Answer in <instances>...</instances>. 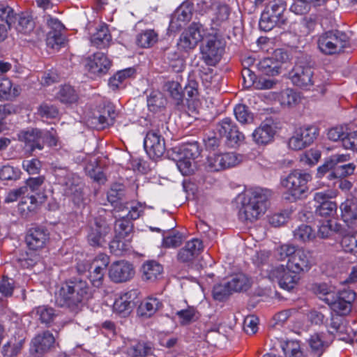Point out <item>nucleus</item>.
I'll use <instances>...</instances> for the list:
<instances>
[{
  "instance_id": "nucleus-6",
  "label": "nucleus",
  "mask_w": 357,
  "mask_h": 357,
  "mask_svg": "<svg viewBox=\"0 0 357 357\" xmlns=\"http://www.w3.org/2000/svg\"><path fill=\"white\" fill-rule=\"evenodd\" d=\"M287 4L284 0H272L266 6L261 15L259 22V29L264 31H269L275 26L284 24L286 19L284 12Z\"/></svg>"
},
{
  "instance_id": "nucleus-10",
  "label": "nucleus",
  "mask_w": 357,
  "mask_h": 357,
  "mask_svg": "<svg viewBox=\"0 0 357 357\" xmlns=\"http://www.w3.org/2000/svg\"><path fill=\"white\" fill-rule=\"evenodd\" d=\"M167 127L162 123L160 128L153 129L149 131L144 140V146L149 156L156 160L163 155L165 152L166 146L162 132Z\"/></svg>"
},
{
  "instance_id": "nucleus-42",
  "label": "nucleus",
  "mask_w": 357,
  "mask_h": 357,
  "mask_svg": "<svg viewBox=\"0 0 357 357\" xmlns=\"http://www.w3.org/2000/svg\"><path fill=\"white\" fill-rule=\"evenodd\" d=\"M308 344L311 349V354L314 356H320L328 347V343L323 341L319 334L312 335L308 340Z\"/></svg>"
},
{
  "instance_id": "nucleus-30",
  "label": "nucleus",
  "mask_w": 357,
  "mask_h": 357,
  "mask_svg": "<svg viewBox=\"0 0 357 357\" xmlns=\"http://www.w3.org/2000/svg\"><path fill=\"white\" fill-rule=\"evenodd\" d=\"M191 9L186 6H181L172 15L169 28L172 31L179 30L191 20Z\"/></svg>"
},
{
  "instance_id": "nucleus-24",
  "label": "nucleus",
  "mask_w": 357,
  "mask_h": 357,
  "mask_svg": "<svg viewBox=\"0 0 357 357\" xmlns=\"http://www.w3.org/2000/svg\"><path fill=\"white\" fill-rule=\"evenodd\" d=\"M55 338L50 331H45L34 337L30 346V351L32 354L43 355L49 351L53 346Z\"/></svg>"
},
{
  "instance_id": "nucleus-61",
  "label": "nucleus",
  "mask_w": 357,
  "mask_h": 357,
  "mask_svg": "<svg viewBox=\"0 0 357 357\" xmlns=\"http://www.w3.org/2000/svg\"><path fill=\"white\" fill-rule=\"evenodd\" d=\"M44 199L45 197L40 194H37V197L34 195H29L28 194L26 197H22L20 204L22 206L27 205L26 209L31 211L36 208L38 204L43 202Z\"/></svg>"
},
{
  "instance_id": "nucleus-7",
  "label": "nucleus",
  "mask_w": 357,
  "mask_h": 357,
  "mask_svg": "<svg viewBox=\"0 0 357 357\" xmlns=\"http://www.w3.org/2000/svg\"><path fill=\"white\" fill-rule=\"evenodd\" d=\"M349 43V37L339 30L328 31L321 34L317 40L319 50L326 55L340 53Z\"/></svg>"
},
{
  "instance_id": "nucleus-51",
  "label": "nucleus",
  "mask_w": 357,
  "mask_h": 357,
  "mask_svg": "<svg viewBox=\"0 0 357 357\" xmlns=\"http://www.w3.org/2000/svg\"><path fill=\"white\" fill-rule=\"evenodd\" d=\"M212 293L213 298L218 301H226L232 294L227 282L215 284Z\"/></svg>"
},
{
  "instance_id": "nucleus-5",
  "label": "nucleus",
  "mask_w": 357,
  "mask_h": 357,
  "mask_svg": "<svg viewBox=\"0 0 357 357\" xmlns=\"http://www.w3.org/2000/svg\"><path fill=\"white\" fill-rule=\"evenodd\" d=\"M54 172L59 183L63 186L64 194L70 197L75 204H82L84 201V193L82 179L66 168L56 167Z\"/></svg>"
},
{
  "instance_id": "nucleus-13",
  "label": "nucleus",
  "mask_w": 357,
  "mask_h": 357,
  "mask_svg": "<svg viewBox=\"0 0 357 357\" xmlns=\"http://www.w3.org/2000/svg\"><path fill=\"white\" fill-rule=\"evenodd\" d=\"M199 155V148L196 144L185 146L178 149L177 157L173 158L177 161L176 165L183 175H189L193 172L192 161Z\"/></svg>"
},
{
  "instance_id": "nucleus-19",
  "label": "nucleus",
  "mask_w": 357,
  "mask_h": 357,
  "mask_svg": "<svg viewBox=\"0 0 357 357\" xmlns=\"http://www.w3.org/2000/svg\"><path fill=\"white\" fill-rule=\"evenodd\" d=\"M50 239L48 230L43 227L30 228L26 234L25 242L29 250L37 251L44 248Z\"/></svg>"
},
{
  "instance_id": "nucleus-54",
  "label": "nucleus",
  "mask_w": 357,
  "mask_h": 357,
  "mask_svg": "<svg viewBox=\"0 0 357 357\" xmlns=\"http://www.w3.org/2000/svg\"><path fill=\"white\" fill-rule=\"evenodd\" d=\"M340 245L345 252H357V232L344 236L341 239Z\"/></svg>"
},
{
  "instance_id": "nucleus-34",
  "label": "nucleus",
  "mask_w": 357,
  "mask_h": 357,
  "mask_svg": "<svg viewBox=\"0 0 357 357\" xmlns=\"http://www.w3.org/2000/svg\"><path fill=\"white\" fill-rule=\"evenodd\" d=\"M342 218L349 227H352L357 221V205L350 200L342 203L340 206Z\"/></svg>"
},
{
  "instance_id": "nucleus-43",
  "label": "nucleus",
  "mask_w": 357,
  "mask_h": 357,
  "mask_svg": "<svg viewBox=\"0 0 357 357\" xmlns=\"http://www.w3.org/2000/svg\"><path fill=\"white\" fill-rule=\"evenodd\" d=\"M227 284L232 294L246 291L250 287L248 278L243 274L234 275Z\"/></svg>"
},
{
  "instance_id": "nucleus-32",
  "label": "nucleus",
  "mask_w": 357,
  "mask_h": 357,
  "mask_svg": "<svg viewBox=\"0 0 357 357\" xmlns=\"http://www.w3.org/2000/svg\"><path fill=\"white\" fill-rule=\"evenodd\" d=\"M32 313L35 315L37 320L47 327L50 326L58 316L55 309L46 305L35 307L32 310Z\"/></svg>"
},
{
  "instance_id": "nucleus-31",
  "label": "nucleus",
  "mask_w": 357,
  "mask_h": 357,
  "mask_svg": "<svg viewBox=\"0 0 357 357\" xmlns=\"http://www.w3.org/2000/svg\"><path fill=\"white\" fill-rule=\"evenodd\" d=\"M116 116V114L114 107L107 105L104 107L98 116L92 119L91 123L94 124V126L98 130L104 129L105 127L113 124Z\"/></svg>"
},
{
  "instance_id": "nucleus-56",
  "label": "nucleus",
  "mask_w": 357,
  "mask_h": 357,
  "mask_svg": "<svg viewBox=\"0 0 357 357\" xmlns=\"http://www.w3.org/2000/svg\"><path fill=\"white\" fill-rule=\"evenodd\" d=\"M91 268L93 271L90 272L89 280L93 287L99 288L103 283L105 270L103 267L95 266V264H93Z\"/></svg>"
},
{
  "instance_id": "nucleus-41",
  "label": "nucleus",
  "mask_w": 357,
  "mask_h": 357,
  "mask_svg": "<svg viewBox=\"0 0 357 357\" xmlns=\"http://www.w3.org/2000/svg\"><path fill=\"white\" fill-rule=\"evenodd\" d=\"M158 40V34L153 30H146L139 33L136 38L138 46L148 48L153 45Z\"/></svg>"
},
{
  "instance_id": "nucleus-9",
  "label": "nucleus",
  "mask_w": 357,
  "mask_h": 357,
  "mask_svg": "<svg viewBox=\"0 0 357 357\" xmlns=\"http://www.w3.org/2000/svg\"><path fill=\"white\" fill-rule=\"evenodd\" d=\"M224 41L216 36H211L200 46L201 59L206 66H215L225 51Z\"/></svg>"
},
{
  "instance_id": "nucleus-12",
  "label": "nucleus",
  "mask_w": 357,
  "mask_h": 357,
  "mask_svg": "<svg viewBox=\"0 0 357 357\" xmlns=\"http://www.w3.org/2000/svg\"><path fill=\"white\" fill-rule=\"evenodd\" d=\"M355 298L356 293L353 290L344 289L337 293L334 292L333 296H329L326 300L333 311L338 315L343 316L350 312Z\"/></svg>"
},
{
  "instance_id": "nucleus-53",
  "label": "nucleus",
  "mask_w": 357,
  "mask_h": 357,
  "mask_svg": "<svg viewBox=\"0 0 357 357\" xmlns=\"http://www.w3.org/2000/svg\"><path fill=\"white\" fill-rule=\"evenodd\" d=\"M123 237H118L115 235L114 239L109 243V250L112 253L116 256L121 255L128 250V240Z\"/></svg>"
},
{
  "instance_id": "nucleus-48",
  "label": "nucleus",
  "mask_w": 357,
  "mask_h": 357,
  "mask_svg": "<svg viewBox=\"0 0 357 357\" xmlns=\"http://www.w3.org/2000/svg\"><path fill=\"white\" fill-rule=\"evenodd\" d=\"M124 209L128 211L126 215H124L128 220H136L139 218L144 210V206L139 202H132L130 206H126L121 203L119 204L118 211H123Z\"/></svg>"
},
{
  "instance_id": "nucleus-2",
  "label": "nucleus",
  "mask_w": 357,
  "mask_h": 357,
  "mask_svg": "<svg viewBox=\"0 0 357 357\" xmlns=\"http://www.w3.org/2000/svg\"><path fill=\"white\" fill-rule=\"evenodd\" d=\"M271 191L261 188L248 190L243 198L239 210L241 219L253 222L263 215L268 207Z\"/></svg>"
},
{
  "instance_id": "nucleus-22",
  "label": "nucleus",
  "mask_w": 357,
  "mask_h": 357,
  "mask_svg": "<svg viewBox=\"0 0 357 357\" xmlns=\"http://www.w3.org/2000/svg\"><path fill=\"white\" fill-rule=\"evenodd\" d=\"M47 26L51 29L47 36V44L52 48H58L64 42L61 31L64 29L63 24L56 18L50 15L45 17Z\"/></svg>"
},
{
  "instance_id": "nucleus-35",
  "label": "nucleus",
  "mask_w": 357,
  "mask_h": 357,
  "mask_svg": "<svg viewBox=\"0 0 357 357\" xmlns=\"http://www.w3.org/2000/svg\"><path fill=\"white\" fill-rule=\"evenodd\" d=\"M112 36L105 26H102L91 37V43L97 48H105L109 46Z\"/></svg>"
},
{
  "instance_id": "nucleus-14",
  "label": "nucleus",
  "mask_w": 357,
  "mask_h": 357,
  "mask_svg": "<svg viewBox=\"0 0 357 357\" xmlns=\"http://www.w3.org/2000/svg\"><path fill=\"white\" fill-rule=\"evenodd\" d=\"M111 228L103 219L96 218L88 228L86 239L88 243L94 248L103 246L106 243V236L110 233Z\"/></svg>"
},
{
  "instance_id": "nucleus-25",
  "label": "nucleus",
  "mask_w": 357,
  "mask_h": 357,
  "mask_svg": "<svg viewBox=\"0 0 357 357\" xmlns=\"http://www.w3.org/2000/svg\"><path fill=\"white\" fill-rule=\"evenodd\" d=\"M203 250L202 241L198 238H193L186 243L177 255L178 260L181 262H189L194 260Z\"/></svg>"
},
{
  "instance_id": "nucleus-36",
  "label": "nucleus",
  "mask_w": 357,
  "mask_h": 357,
  "mask_svg": "<svg viewBox=\"0 0 357 357\" xmlns=\"http://www.w3.org/2000/svg\"><path fill=\"white\" fill-rule=\"evenodd\" d=\"M280 346L286 357H301L303 354L300 342L298 340L282 341L280 342Z\"/></svg>"
},
{
  "instance_id": "nucleus-16",
  "label": "nucleus",
  "mask_w": 357,
  "mask_h": 357,
  "mask_svg": "<svg viewBox=\"0 0 357 357\" xmlns=\"http://www.w3.org/2000/svg\"><path fill=\"white\" fill-rule=\"evenodd\" d=\"M241 160L235 153H225L209 155L206 162V169L209 172H218L234 167Z\"/></svg>"
},
{
  "instance_id": "nucleus-33",
  "label": "nucleus",
  "mask_w": 357,
  "mask_h": 357,
  "mask_svg": "<svg viewBox=\"0 0 357 357\" xmlns=\"http://www.w3.org/2000/svg\"><path fill=\"white\" fill-rule=\"evenodd\" d=\"M162 272V266L153 260L146 261L142 266V279L145 281H155L161 277Z\"/></svg>"
},
{
  "instance_id": "nucleus-17",
  "label": "nucleus",
  "mask_w": 357,
  "mask_h": 357,
  "mask_svg": "<svg viewBox=\"0 0 357 357\" xmlns=\"http://www.w3.org/2000/svg\"><path fill=\"white\" fill-rule=\"evenodd\" d=\"M202 25L199 22H192L190 26L184 31L177 43L178 47L185 52H188L196 47L203 36L201 32Z\"/></svg>"
},
{
  "instance_id": "nucleus-45",
  "label": "nucleus",
  "mask_w": 357,
  "mask_h": 357,
  "mask_svg": "<svg viewBox=\"0 0 357 357\" xmlns=\"http://www.w3.org/2000/svg\"><path fill=\"white\" fill-rule=\"evenodd\" d=\"M258 70L263 74L274 76L279 73L278 63L270 58L261 60L257 65Z\"/></svg>"
},
{
  "instance_id": "nucleus-37",
  "label": "nucleus",
  "mask_w": 357,
  "mask_h": 357,
  "mask_svg": "<svg viewBox=\"0 0 357 357\" xmlns=\"http://www.w3.org/2000/svg\"><path fill=\"white\" fill-rule=\"evenodd\" d=\"M127 354L131 357L155 356L153 348L145 342H135L128 349Z\"/></svg>"
},
{
  "instance_id": "nucleus-40",
  "label": "nucleus",
  "mask_w": 357,
  "mask_h": 357,
  "mask_svg": "<svg viewBox=\"0 0 357 357\" xmlns=\"http://www.w3.org/2000/svg\"><path fill=\"white\" fill-rule=\"evenodd\" d=\"M132 229V224L130 220L124 215H119L115 222V235L118 236V237L127 238L129 236Z\"/></svg>"
},
{
  "instance_id": "nucleus-64",
  "label": "nucleus",
  "mask_w": 357,
  "mask_h": 357,
  "mask_svg": "<svg viewBox=\"0 0 357 357\" xmlns=\"http://www.w3.org/2000/svg\"><path fill=\"white\" fill-rule=\"evenodd\" d=\"M20 171L10 165H5L0 169V179L4 181L16 180L20 177Z\"/></svg>"
},
{
  "instance_id": "nucleus-57",
  "label": "nucleus",
  "mask_w": 357,
  "mask_h": 357,
  "mask_svg": "<svg viewBox=\"0 0 357 357\" xmlns=\"http://www.w3.org/2000/svg\"><path fill=\"white\" fill-rule=\"evenodd\" d=\"M183 241V236L178 231H173L163 237L162 246L166 248H175L180 246Z\"/></svg>"
},
{
  "instance_id": "nucleus-15",
  "label": "nucleus",
  "mask_w": 357,
  "mask_h": 357,
  "mask_svg": "<svg viewBox=\"0 0 357 357\" xmlns=\"http://www.w3.org/2000/svg\"><path fill=\"white\" fill-rule=\"evenodd\" d=\"M319 135L315 126L300 128L289 140V146L293 150H301L313 143Z\"/></svg>"
},
{
  "instance_id": "nucleus-18",
  "label": "nucleus",
  "mask_w": 357,
  "mask_h": 357,
  "mask_svg": "<svg viewBox=\"0 0 357 357\" xmlns=\"http://www.w3.org/2000/svg\"><path fill=\"white\" fill-rule=\"evenodd\" d=\"M109 277L115 283H122L130 280L135 274L133 265L125 260L113 262L109 268Z\"/></svg>"
},
{
  "instance_id": "nucleus-59",
  "label": "nucleus",
  "mask_w": 357,
  "mask_h": 357,
  "mask_svg": "<svg viewBox=\"0 0 357 357\" xmlns=\"http://www.w3.org/2000/svg\"><path fill=\"white\" fill-rule=\"evenodd\" d=\"M299 94L292 89H287L282 93L281 103L287 106L297 105L300 101Z\"/></svg>"
},
{
  "instance_id": "nucleus-23",
  "label": "nucleus",
  "mask_w": 357,
  "mask_h": 357,
  "mask_svg": "<svg viewBox=\"0 0 357 357\" xmlns=\"http://www.w3.org/2000/svg\"><path fill=\"white\" fill-rule=\"evenodd\" d=\"M275 128L273 121L271 119H266L253 132V140L259 145L268 144L274 137Z\"/></svg>"
},
{
  "instance_id": "nucleus-21",
  "label": "nucleus",
  "mask_w": 357,
  "mask_h": 357,
  "mask_svg": "<svg viewBox=\"0 0 357 357\" xmlns=\"http://www.w3.org/2000/svg\"><path fill=\"white\" fill-rule=\"evenodd\" d=\"M331 196L326 192H318L314 195V200L318 204L315 213L321 217H333L337 212V206L330 200Z\"/></svg>"
},
{
  "instance_id": "nucleus-26",
  "label": "nucleus",
  "mask_w": 357,
  "mask_h": 357,
  "mask_svg": "<svg viewBox=\"0 0 357 357\" xmlns=\"http://www.w3.org/2000/svg\"><path fill=\"white\" fill-rule=\"evenodd\" d=\"M110 66V60L102 52L94 53L86 64L89 71L93 74L105 73Z\"/></svg>"
},
{
  "instance_id": "nucleus-50",
  "label": "nucleus",
  "mask_w": 357,
  "mask_h": 357,
  "mask_svg": "<svg viewBox=\"0 0 357 357\" xmlns=\"http://www.w3.org/2000/svg\"><path fill=\"white\" fill-rule=\"evenodd\" d=\"M57 98L63 103H72L77 100V95L71 86L63 85L61 86Z\"/></svg>"
},
{
  "instance_id": "nucleus-62",
  "label": "nucleus",
  "mask_w": 357,
  "mask_h": 357,
  "mask_svg": "<svg viewBox=\"0 0 357 357\" xmlns=\"http://www.w3.org/2000/svg\"><path fill=\"white\" fill-rule=\"evenodd\" d=\"M176 314L181 320L182 324H186L197 319V310L193 307L177 311Z\"/></svg>"
},
{
  "instance_id": "nucleus-47",
  "label": "nucleus",
  "mask_w": 357,
  "mask_h": 357,
  "mask_svg": "<svg viewBox=\"0 0 357 357\" xmlns=\"http://www.w3.org/2000/svg\"><path fill=\"white\" fill-rule=\"evenodd\" d=\"M165 104V98L158 91H153L147 97V105L151 112H156L159 109L164 107Z\"/></svg>"
},
{
  "instance_id": "nucleus-46",
  "label": "nucleus",
  "mask_w": 357,
  "mask_h": 357,
  "mask_svg": "<svg viewBox=\"0 0 357 357\" xmlns=\"http://www.w3.org/2000/svg\"><path fill=\"white\" fill-rule=\"evenodd\" d=\"M164 89L176 101V105H179L181 102H182L183 99V94L182 91V87L178 82L168 81L165 84Z\"/></svg>"
},
{
  "instance_id": "nucleus-49",
  "label": "nucleus",
  "mask_w": 357,
  "mask_h": 357,
  "mask_svg": "<svg viewBox=\"0 0 357 357\" xmlns=\"http://www.w3.org/2000/svg\"><path fill=\"white\" fill-rule=\"evenodd\" d=\"M135 73V69L132 68H126L118 71L112 78L109 80V85L112 89L119 88L126 79L130 77Z\"/></svg>"
},
{
  "instance_id": "nucleus-52",
  "label": "nucleus",
  "mask_w": 357,
  "mask_h": 357,
  "mask_svg": "<svg viewBox=\"0 0 357 357\" xmlns=\"http://www.w3.org/2000/svg\"><path fill=\"white\" fill-rule=\"evenodd\" d=\"M234 112L237 121L243 124L250 123L253 120L252 114L245 105H237L234 109Z\"/></svg>"
},
{
  "instance_id": "nucleus-28",
  "label": "nucleus",
  "mask_w": 357,
  "mask_h": 357,
  "mask_svg": "<svg viewBox=\"0 0 357 357\" xmlns=\"http://www.w3.org/2000/svg\"><path fill=\"white\" fill-rule=\"evenodd\" d=\"M162 307V303L155 296L146 298L137 308V314L142 318H149Z\"/></svg>"
},
{
  "instance_id": "nucleus-39",
  "label": "nucleus",
  "mask_w": 357,
  "mask_h": 357,
  "mask_svg": "<svg viewBox=\"0 0 357 357\" xmlns=\"http://www.w3.org/2000/svg\"><path fill=\"white\" fill-rule=\"evenodd\" d=\"M230 13L229 7L225 4H218L211 19L212 29H217L222 23L226 22Z\"/></svg>"
},
{
  "instance_id": "nucleus-38",
  "label": "nucleus",
  "mask_w": 357,
  "mask_h": 357,
  "mask_svg": "<svg viewBox=\"0 0 357 357\" xmlns=\"http://www.w3.org/2000/svg\"><path fill=\"white\" fill-rule=\"evenodd\" d=\"M125 196V187L121 183L113 184L107 192V200L114 205L115 209L119 208V201L122 200Z\"/></svg>"
},
{
  "instance_id": "nucleus-55",
  "label": "nucleus",
  "mask_w": 357,
  "mask_h": 357,
  "mask_svg": "<svg viewBox=\"0 0 357 357\" xmlns=\"http://www.w3.org/2000/svg\"><path fill=\"white\" fill-rule=\"evenodd\" d=\"M18 22L17 29L19 31L25 34L30 33L34 28V22L32 17L25 13H22L18 16Z\"/></svg>"
},
{
  "instance_id": "nucleus-3",
  "label": "nucleus",
  "mask_w": 357,
  "mask_h": 357,
  "mask_svg": "<svg viewBox=\"0 0 357 357\" xmlns=\"http://www.w3.org/2000/svg\"><path fill=\"white\" fill-rule=\"evenodd\" d=\"M276 253L278 259H287V268L294 273L308 271L314 262L310 251L290 244L280 245Z\"/></svg>"
},
{
  "instance_id": "nucleus-27",
  "label": "nucleus",
  "mask_w": 357,
  "mask_h": 357,
  "mask_svg": "<svg viewBox=\"0 0 357 357\" xmlns=\"http://www.w3.org/2000/svg\"><path fill=\"white\" fill-rule=\"evenodd\" d=\"M137 293L135 291H130L121 295L116 298L113 307L114 310L123 317L128 315L135 306V298Z\"/></svg>"
},
{
  "instance_id": "nucleus-60",
  "label": "nucleus",
  "mask_w": 357,
  "mask_h": 357,
  "mask_svg": "<svg viewBox=\"0 0 357 357\" xmlns=\"http://www.w3.org/2000/svg\"><path fill=\"white\" fill-rule=\"evenodd\" d=\"M22 340L17 343H13L11 341L8 342L2 347V354L5 357H14L17 356L22 347Z\"/></svg>"
},
{
  "instance_id": "nucleus-11",
  "label": "nucleus",
  "mask_w": 357,
  "mask_h": 357,
  "mask_svg": "<svg viewBox=\"0 0 357 357\" xmlns=\"http://www.w3.org/2000/svg\"><path fill=\"white\" fill-rule=\"evenodd\" d=\"M215 130L222 137H225L229 146L236 147L245 140L244 134L241 132L237 125L229 117L224 118L215 126Z\"/></svg>"
},
{
  "instance_id": "nucleus-63",
  "label": "nucleus",
  "mask_w": 357,
  "mask_h": 357,
  "mask_svg": "<svg viewBox=\"0 0 357 357\" xmlns=\"http://www.w3.org/2000/svg\"><path fill=\"white\" fill-rule=\"evenodd\" d=\"M313 289L319 298L326 303V298H328L329 296H333L334 294L333 287L328 286L326 283L315 284Z\"/></svg>"
},
{
  "instance_id": "nucleus-20",
  "label": "nucleus",
  "mask_w": 357,
  "mask_h": 357,
  "mask_svg": "<svg viewBox=\"0 0 357 357\" xmlns=\"http://www.w3.org/2000/svg\"><path fill=\"white\" fill-rule=\"evenodd\" d=\"M299 273H294L290 271L284 266H279L272 269L271 275L278 280V284L282 289L290 291L297 284L300 277Z\"/></svg>"
},
{
  "instance_id": "nucleus-4",
  "label": "nucleus",
  "mask_w": 357,
  "mask_h": 357,
  "mask_svg": "<svg viewBox=\"0 0 357 357\" xmlns=\"http://www.w3.org/2000/svg\"><path fill=\"white\" fill-rule=\"evenodd\" d=\"M315 61L310 55H302L298 59L289 73L294 85L303 90H310L316 83L314 77Z\"/></svg>"
},
{
  "instance_id": "nucleus-1",
  "label": "nucleus",
  "mask_w": 357,
  "mask_h": 357,
  "mask_svg": "<svg viewBox=\"0 0 357 357\" xmlns=\"http://www.w3.org/2000/svg\"><path fill=\"white\" fill-rule=\"evenodd\" d=\"M93 290L86 280L73 278L65 282L56 296V303L76 314L93 297Z\"/></svg>"
},
{
  "instance_id": "nucleus-8",
  "label": "nucleus",
  "mask_w": 357,
  "mask_h": 357,
  "mask_svg": "<svg viewBox=\"0 0 357 357\" xmlns=\"http://www.w3.org/2000/svg\"><path fill=\"white\" fill-rule=\"evenodd\" d=\"M311 179L310 174L297 169L282 178L281 185L289 192L294 199H298L308 190L307 183Z\"/></svg>"
},
{
  "instance_id": "nucleus-44",
  "label": "nucleus",
  "mask_w": 357,
  "mask_h": 357,
  "mask_svg": "<svg viewBox=\"0 0 357 357\" xmlns=\"http://www.w3.org/2000/svg\"><path fill=\"white\" fill-rule=\"evenodd\" d=\"M294 237L301 242H308L315 238V232L309 225L302 224L294 231Z\"/></svg>"
},
{
  "instance_id": "nucleus-29",
  "label": "nucleus",
  "mask_w": 357,
  "mask_h": 357,
  "mask_svg": "<svg viewBox=\"0 0 357 357\" xmlns=\"http://www.w3.org/2000/svg\"><path fill=\"white\" fill-rule=\"evenodd\" d=\"M21 138L24 142L27 150L30 151L43 149V131L40 130H29L22 134Z\"/></svg>"
},
{
  "instance_id": "nucleus-58",
  "label": "nucleus",
  "mask_w": 357,
  "mask_h": 357,
  "mask_svg": "<svg viewBox=\"0 0 357 357\" xmlns=\"http://www.w3.org/2000/svg\"><path fill=\"white\" fill-rule=\"evenodd\" d=\"M355 170V165L353 163L340 165L335 167V171L328 175L330 178L335 177H345L351 175Z\"/></svg>"
}]
</instances>
